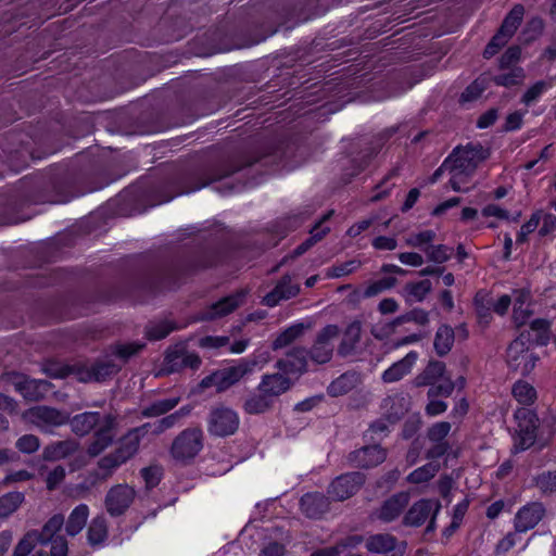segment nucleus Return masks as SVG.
Returning a JSON list of instances; mask_svg holds the SVG:
<instances>
[{"label":"nucleus","instance_id":"72a5a7b5","mask_svg":"<svg viewBox=\"0 0 556 556\" xmlns=\"http://www.w3.org/2000/svg\"><path fill=\"white\" fill-rule=\"evenodd\" d=\"M68 421V414L49 406H37V427L41 424L61 426Z\"/></svg>","mask_w":556,"mask_h":556},{"label":"nucleus","instance_id":"6e6552de","mask_svg":"<svg viewBox=\"0 0 556 556\" xmlns=\"http://www.w3.org/2000/svg\"><path fill=\"white\" fill-rule=\"evenodd\" d=\"M238 414L228 407H215L207 419V431L211 435L225 438L233 434L239 428Z\"/></svg>","mask_w":556,"mask_h":556},{"label":"nucleus","instance_id":"e433bc0d","mask_svg":"<svg viewBox=\"0 0 556 556\" xmlns=\"http://www.w3.org/2000/svg\"><path fill=\"white\" fill-rule=\"evenodd\" d=\"M396 538L388 534H375L366 541V547L371 553H388L395 548Z\"/></svg>","mask_w":556,"mask_h":556},{"label":"nucleus","instance_id":"2eb2a0df","mask_svg":"<svg viewBox=\"0 0 556 556\" xmlns=\"http://www.w3.org/2000/svg\"><path fill=\"white\" fill-rule=\"evenodd\" d=\"M409 404V396L404 392L389 394L381 401V414L387 421L395 424L408 412Z\"/></svg>","mask_w":556,"mask_h":556},{"label":"nucleus","instance_id":"c756f323","mask_svg":"<svg viewBox=\"0 0 556 556\" xmlns=\"http://www.w3.org/2000/svg\"><path fill=\"white\" fill-rule=\"evenodd\" d=\"M362 542H363V538L361 535H350L345 539H342L334 546L318 549V551L314 552L313 554H311V556H340L341 553L345 552L349 548L356 547ZM344 556H361V555L348 553Z\"/></svg>","mask_w":556,"mask_h":556},{"label":"nucleus","instance_id":"a211bd4d","mask_svg":"<svg viewBox=\"0 0 556 556\" xmlns=\"http://www.w3.org/2000/svg\"><path fill=\"white\" fill-rule=\"evenodd\" d=\"M293 386V380L287 374L277 371L274 374H266L262 377V380L257 387V391L265 392L274 401L281 394L286 393Z\"/></svg>","mask_w":556,"mask_h":556},{"label":"nucleus","instance_id":"e2e57ef3","mask_svg":"<svg viewBox=\"0 0 556 556\" xmlns=\"http://www.w3.org/2000/svg\"><path fill=\"white\" fill-rule=\"evenodd\" d=\"M222 262L220 253L217 250H205L198 255L193 267L195 269L207 268Z\"/></svg>","mask_w":556,"mask_h":556},{"label":"nucleus","instance_id":"473e14b6","mask_svg":"<svg viewBox=\"0 0 556 556\" xmlns=\"http://www.w3.org/2000/svg\"><path fill=\"white\" fill-rule=\"evenodd\" d=\"M275 401L269 397L265 392L258 391L250 395L243 405L245 413L250 415L263 414L273 408Z\"/></svg>","mask_w":556,"mask_h":556},{"label":"nucleus","instance_id":"0e129e2a","mask_svg":"<svg viewBox=\"0 0 556 556\" xmlns=\"http://www.w3.org/2000/svg\"><path fill=\"white\" fill-rule=\"evenodd\" d=\"M521 56V49L518 46L509 47L500 58V68L502 71L517 67L516 64L519 62Z\"/></svg>","mask_w":556,"mask_h":556},{"label":"nucleus","instance_id":"7c9ffc66","mask_svg":"<svg viewBox=\"0 0 556 556\" xmlns=\"http://www.w3.org/2000/svg\"><path fill=\"white\" fill-rule=\"evenodd\" d=\"M255 162H256V160H252V161H249L248 163L242 164V165H233V164L226 165L225 167L217 169L208 178H201L200 182H198L193 187L187 188L182 192L189 193V192H192V191L200 190L201 188L210 185L213 181H217V180H220V179H223L225 177H228V176L239 172L240 169H242L245 166H251Z\"/></svg>","mask_w":556,"mask_h":556},{"label":"nucleus","instance_id":"58836bf2","mask_svg":"<svg viewBox=\"0 0 556 556\" xmlns=\"http://www.w3.org/2000/svg\"><path fill=\"white\" fill-rule=\"evenodd\" d=\"M64 525V516L62 514L53 515L42 527L40 533H37V543L48 544V541L58 536V532Z\"/></svg>","mask_w":556,"mask_h":556},{"label":"nucleus","instance_id":"aec40b11","mask_svg":"<svg viewBox=\"0 0 556 556\" xmlns=\"http://www.w3.org/2000/svg\"><path fill=\"white\" fill-rule=\"evenodd\" d=\"M302 513L312 519L323 517L329 510V500L321 493H306L300 501Z\"/></svg>","mask_w":556,"mask_h":556},{"label":"nucleus","instance_id":"ddd939ff","mask_svg":"<svg viewBox=\"0 0 556 556\" xmlns=\"http://www.w3.org/2000/svg\"><path fill=\"white\" fill-rule=\"evenodd\" d=\"M545 513V507L541 502L526 504L515 515V531L522 533L533 529L543 519Z\"/></svg>","mask_w":556,"mask_h":556},{"label":"nucleus","instance_id":"423d86ee","mask_svg":"<svg viewBox=\"0 0 556 556\" xmlns=\"http://www.w3.org/2000/svg\"><path fill=\"white\" fill-rule=\"evenodd\" d=\"M515 417L518 420V430L515 437L513 452L519 453L534 445L540 427V419L534 412L527 408L518 409Z\"/></svg>","mask_w":556,"mask_h":556},{"label":"nucleus","instance_id":"37998d69","mask_svg":"<svg viewBox=\"0 0 556 556\" xmlns=\"http://www.w3.org/2000/svg\"><path fill=\"white\" fill-rule=\"evenodd\" d=\"M513 396L522 405H531L536 400L535 389L527 381L518 380L511 389Z\"/></svg>","mask_w":556,"mask_h":556},{"label":"nucleus","instance_id":"bb28decb","mask_svg":"<svg viewBox=\"0 0 556 556\" xmlns=\"http://www.w3.org/2000/svg\"><path fill=\"white\" fill-rule=\"evenodd\" d=\"M455 342V331L446 324H442L435 331L433 340V349L438 356L443 357L447 355Z\"/></svg>","mask_w":556,"mask_h":556},{"label":"nucleus","instance_id":"4d7b16f0","mask_svg":"<svg viewBox=\"0 0 556 556\" xmlns=\"http://www.w3.org/2000/svg\"><path fill=\"white\" fill-rule=\"evenodd\" d=\"M425 252L429 261L442 264L448 261L453 253V248L445 244L426 247Z\"/></svg>","mask_w":556,"mask_h":556},{"label":"nucleus","instance_id":"a18cd8bd","mask_svg":"<svg viewBox=\"0 0 556 556\" xmlns=\"http://www.w3.org/2000/svg\"><path fill=\"white\" fill-rule=\"evenodd\" d=\"M533 484L543 495L556 492V471H543L533 478Z\"/></svg>","mask_w":556,"mask_h":556},{"label":"nucleus","instance_id":"052dcab7","mask_svg":"<svg viewBox=\"0 0 556 556\" xmlns=\"http://www.w3.org/2000/svg\"><path fill=\"white\" fill-rule=\"evenodd\" d=\"M395 277H384L377 281L371 282L363 292L364 298H372L378 295L384 290H389L396 285Z\"/></svg>","mask_w":556,"mask_h":556},{"label":"nucleus","instance_id":"f3484780","mask_svg":"<svg viewBox=\"0 0 556 556\" xmlns=\"http://www.w3.org/2000/svg\"><path fill=\"white\" fill-rule=\"evenodd\" d=\"M409 498L408 492H397L383 501L375 516L382 522H392L402 515L409 503Z\"/></svg>","mask_w":556,"mask_h":556},{"label":"nucleus","instance_id":"69168bd1","mask_svg":"<svg viewBox=\"0 0 556 556\" xmlns=\"http://www.w3.org/2000/svg\"><path fill=\"white\" fill-rule=\"evenodd\" d=\"M476 312L480 318L490 317L492 306V299L483 292H478L473 299Z\"/></svg>","mask_w":556,"mask_h":556},{"label":"nucleus","instance_id":"412c9836","mask_svg":"<svg viewBox=\"0 0 556 556\" xmlns=\"http://www.w3.org/2000/svg\"><path fill=\"white\" fill-rule=\"evenodd\" d=\"M361 321H352L344 330L343 338L338 346V354L342 357L354 355L356 353L357 344L361 341Z\"/></svg>","mask_w":556,"mask_h":556},{"label":"nucleus","instance_id":"6e6d98bb","mask_svg":"<svg viewBox=\"0 0 556 556\" xmlns=\"http://www.w3.org/2000/svg\"><path fill=\"white\" fill-rule=\"evenodd\" d=\"M14 389L23 395L27 401H33L35 396V381L26 378L23 375H15L13 377Z\"/></svg>","mask_w":556,"mask_h":556},{"label":"nucleus","instance_id":"c03bdc74","mask_svg":"<svg viewBox=\"0 0 556 556\" xmlns=\"http://www.w3.org/2000/svg\"><path fill=\"white\" fill-rule=\"evenodd\" d=\"M440 470V465L433 462L427 463L426 465L412 471L406 480L409 483L419 484L431 480L437 472Z\"/></svg>","mask_w":556,"mask_h":556},{"label":"nucleus","instance_id":"f03ea898","mask_svg":"<svg viewBox=\"0 0 556 556\" xmlns=\"http://www.w3.org/2000/svg\"><path fill=\"white\" fill-rule=\"evenodd\" d=\"M488 157V151L480 144L456 148L446 157L450 165V185L456 192H468L464 187L475 174L480 162Z\"/></svg>","mask_w":556,"mask_h":556},{"label":"nucleus","instance_id":"f257e3e1","mask_svg":"<svg viewBox=\"0 0 556 556\" xmlns=\"http://www.w3.org/2000/svg\"><path fill=\"white\" fill-rule=\"evenodd\" d=\"M67 422L78 437L87 435L94 430L92 440L87 447V453L91 457L100 455L112 445L118 427L117 415L112 413L102 415L99 412H85L73 418L68 417Z\"/></svg>","mask_w":556,"mask_h":556},{"label":"nucleus","instance_id":"c9c22d12","mask_svg":"<svg viewBox=\"0 0 556 556\" xmlns=\"http://www.w3.org/2000/svg\"><path fill=\"white\" fill-rule=\"evenodd\" d=\"M551 324L548 320L543 318L533 319L530 324V329L523 331L526 336L530 332V342L536 345H546L549 341Z\"/></svg>","mask_w":556,"mask_h":556},{"label":"nucleus","instance_id":"1a4fd4ad","mask_svg":"<svg viewBox=\"0 0 556 556\" xmlns=\"http://www.w3.org/2000/svg\"><path fill=\"white\" fill-rule=\"evenodd\" d=\"M136 492L127 484L112 486L105 495V508L112 517L123 515L131 505Z\"/></svg>","mask_w":556,"mask_h":556},{"label":"nucleus","instance_id":"39448f33","mask_svg":"<svg viewBox=\"0 0 556 556\" xmlns=\"http://www.w3.org/2000/svg\"><path fill=\"white\" fill-rule=\"evenodd\" d=\"M530 332L526 336L521 332L508 346L506 353V362L510 369L519 371L522 376L531 372L535 367L538 356L530 352L527 345L530 342Z\"/></svg>","mask_w":556,"mask_h":556},{"label":"nucleus","instance_id":"f8f14e48","mask_svg":"<svg viewBox=\"0 0 556 556\" xmlns=\"http://www.w3.org/2000/svg\"><path fill=\"white\" fill-rule=\"evenodd\" d=\"M247 293L248 292L245 290H239L228 296L220 299L202 312L201 319L213 320L227 316L244 303Z\"/></svg>","mask_w":556,"mask_h":556},{"label":"nucleus","instance_id":"13d9d810","mask_svg":"<svg viewBox=\"0 0 556 556\" xmlns=\"http://www.w3.org/2000/svg\"><path fill=\"white\" fill-rule=\"evenodd\" d=\"M415 323L425 326L429 323V313L422 308H414L404 315L396 317L393 325H402L404 323Z\"/></svg>","mask_w":556,"mask_h":556},{"label":"nucleus","instance_id":"4468645a","mask_svg":"<svg viewBox=\"0 0 556 556\" xmlns=\"http://www.w3.org/2000/svg\"><path fill=\"white\" fill-rule=\"evenodd\" d=\"M301 291L298 282H293L290 275L282 276L274 289L263 296L261 303L268 307L277 306L281 301H288L295 298Z\"/></svg>","mask_w":556,"mask_h":556},{"label":"nucleus","instance_id":"774afa93","mask_svg":"<svg viewBox=\"0 0 556 556\" xmlns=\"http://www.w3.org/2000/svg\"><path fill=\"white\" fill-rule=\"evenodd\" d=\"M451 431V424L447 421H440L434 424L428 430V439L433 443L444 442V438Z\"/></svg>","mask_w":556,"mask_h":556},{"label":"nucleus","instance_id":"5701e85b","mask_svg":"<svg viewBox=\"0 0 556 556\" xmlns=\"http://www.w3.org/2000/svg\"><path fill=\"white\" fill-rule=\"evenodd\" d=\"M261 368V362L256 356L241 358L236 365L224 368L223 370L230 379V383L236 384L242 378L252 375L256 369Z\"/></svg>","mask_w":556,"mask_h":556},{"label":"nucleus","instance_id":"09e8293b","mask_svg":"<svg viewBox=\"0 0 556 556\" xmlns=\"http://www.w3.org/2000/svg\"><path fill=\"white\" fill-rule=\"evenodd\" d=\"M201 386L204 388L215 387L217 392H223L233 386V383H230L228 376L223 369H220L205 377L202 380Z\"/></svg>","mask_w":556,"mask_h":556},{"label":"nucleus","instance_id":"cd10ccee","mask_svg":"<svg viewBox=\"0 0 556 556\" xmlns=\"http://www.w3.org/2000/svg\"><path fill=\"white\" fill-rule=\"evenodd\" d=\"M89 517V507L86 504H79L76 506L70 514L66 523L65 531L67 535L75 536L77 535L87 523V519Z\"/></svg>","mask_w":556,"mask_h":556},{"label":"nucleus","instance_id":"4be33fe9","mask_svg":"<svg viewBox=\"0 0 556 556\" xmlns=\"http://www.w3.org/2000/svg\"><path fill=\"white\" fill-rule=\"evenodd\" d=\"M79 448L76 440H64L47 445L42 452V458L48 462H58L75 454Z\"/></svg>","mask_w":556,"mask_h":556},{"label":"nucleus","instance_id":"9b49d317","mask_svg":"<svg viewBox=\"0 0 556 556\" xmlns=\"http://www.w3.org/2000/svg\"><path fill=\"white\" fill-rule=\"evenodd\" d=\"M308 359L307 350L304 346H293L286 353L285 357L276 362L275 367L288 376L300 377L307 371Z\"/></svg>","mask_w":556,"mask_h":556},{"label":"nucleus","instance_id":"de8ad7c7","mask_svg":"<svg viewBox=\"0 0 556 556\" xmlns=\"http://www.w3.org/2000/svg\"><path fill=\"white\" fill-rule=\"evenodd\" d=\"M126 462L127 460L116 450H114L112 453L100 458L98 466L101 470L105 471L103 478H108Z\"/></svg>","mask_w":556,"mask_h":556},{"label":"nucleus","instance_id":"f704fd0d","mask_svg":"<svg viewBox=\"0 0 556 556\" xmlns=\"http://www.w3.org/2000/svg\"><path fill=\"white\" fill-rule=\"evenodd\" d=\"M118 370L119 367L111 361L97 362L90 366L86 372V376L81 377L80 379L84 381H103L108 377L116 374Z\"/></svg>","mask_w":556,"mask_h":556},{"label":"nucleus","instance_id":"dca6fc26","mask_svg":"<svg viewBox=\"0 0 556 556\" xmlns=\"http://www.w3.org/2000/svg\"><path fill=\"white\" fill-rule=\"evenodd\" d=\"M387 457V451L380 445H367L349 454L348 460L355 468H371L380 465Z\"/></svg>","mask_w":556,"mask_h":556},{"label":"nucleus","instance_id":"7ed1b4c3","mask_svg":"<svg viewBox=\"0 0 556 556\" xmlns=\"http://www.w3.org/2000/svg\"><path fill=\"white\" fill-rule=\"evenodd\" d=\"M440 509L441 504L439 501L421 498L408 508L402 523L406 527L418 528L428 521L426 533L433 532L437 528L435 519Z\"/></svg>","mask_w":556,"mask_h":556},{"label":"nucleus","instance_id":"c85d7f7f","mask_svg":"<svg viewBox=\"0 0 556 556\" xmlns=\"http://www.w3.org/2000/svg\"><path fill=\"white\" fill-rule=\"evenodd\" d=\"M168 368L174 371L178 367L198 368L201 365V358L193 353H184L182 351L168 352L165 357Z\"/></svg>","mask_w":556,"mask_h":556},{"label":"nucleus","instance_id":"3c124183","mask_svg":"<svg viewBox=\"0 0 556 556\" xmlns=\"http://www.w3.org/2000/svg\"><path fill=\"white\" fill-rule=\"evenodd\" d=\"M429 387L430 388L427 392L428 399H433L438 396L448 397L455 389V383L452 381L450 377H444L437 383L429 384Z\"/></svg>","mask_w":556,"mask_h":556},{"label":"nucleus","instance_id":"2f4dec72","mask_svg":"<svg viewBox=\"0 0 556 556\" xmlns=\"http://www.w3.org/2000/svg\"><path fill=\"white\" fill-rule=\"evenodd\" d=\"M108 522L104 516L94 517L87 529V540L91 546H100L108 539Z\"/></svg>","mask_w":556,"mask_h":556},{"label":"nucleus","instance_id":"a19ab883","mask_svg":"<svg viewBox=\"0 0 556 556\" xmlns=\"http://www.w3.org/2000/svg\"><path fill=\"white\" fill-rule=\"evenodd\" d=\"M526 78V73L522 67L508 68L507 73H502L492 77V80L497 86L510 88L521 85Z\"/></svg>","mask_w":556,"mask_h":556},{"label":"nucleus","instance_id":"338daca9","mask_svg":"<svg viewBox=\"0 0 556 556\" xmlns=\"http://www.w3.org/2000/svg\"><path fill=\"white\" fill-rule=\"evenodd\" d=\"M541 214H542L541 211L533 213L531 215L530 219L521 226L520 231L517 235V239H516L517 243L526 242L528 235H530L538 228L539 223L541 220Z\"/></svg>","mask_w":556,"mask_h":556},{"label":"nucleus","instance_id":"6ab92c4d","mask_svg":"<svg viewBox=\"0 0 556 556\" xmlns=\"http://www.w3.org/2000/svg\"><path fill=\"white\" fill-rule=\"evenodd\" d=\"M418 359V353L410 351L402 359L392 364L382 372L381 379L384 383L397 382L407 376Z\"/></svg>","mask_w":556,"mask_h":556},{"label":"nucleus","instance_id":"603ef678","mask_svg":"<svg viewBox=\"0 0 556 556\" xmlns=\"http://www.w3.org/2000/svg\"><path fill=\"white\" fill-rule=\"evenodd\" d=\"M431 290L432 285L428 279L418 282H409L405 286L407 295L417 302H421Z\"/></svg>","mask_w":556,"mask_h":556},{"label":"nucleus","instance_id":"a878e982","mask_svg":"<svg viewBox=\"0 0 556 556\" xmlns=\"http://www.w3.org/2000/svg\"><path fill=\"white\" fill-rule=\"evenodd\" d=\"M445 364L441 361H430L425 369L418 374L414 379L416 387H426L437 383L444 378Z\"/></svg>","mask_w":556,"mask_h":556},{"label":"nucleus","instance_id":"4c0bfd02","mask_svg":"<svg viewBox=\"0 0 556 556\" xmlns=\"http://www.w3.org/2000/svg\"><path fill=\"white\" fill-rule=\"evenodd\" d=\"M141 438L136 434L131 429L123 435L118 441V446L115 448L126 460L134 457L140 445Z\"/></svg>","mask_w":556,"mask_h":556},{"label":"nucleus","instance_id":"680f3d73","mask_svg":"<svg viewBox=\"0 0 556 556\" xmlns=\"http://www.w3.org/2000/svg\"><path fill=\"white\" fill-rule=\"evenodd\" d=\"M352 388V376L344 374L330 383L328 387V393L331 396H339L348 393Z\"/></svg>","mask_w":556,"mask_h":556},{"label":"nucleus","instance_id":"9d476101","mask_svg":"<svg viewBox=\"0 0 556 556\" xmlns=\"http://www.w3.org/2000/svg\"><path fill=\"white\" fill-rule=\"evenodd\" d=\"M365 477L361 472H348L337 477L329 485L328 493L337 501L353 496L364 484Z\"/></svg>","mask_w":556,"mask_h":556},{"label":"nucleus","instance_id":"79ce46f5","mask_svg":"<svg viewBox=\"0 0 556 556\" xmlns=\"http://www.w3.org/2000/svg\"><path fill=\"white\" fill-rule=\"evenodd\" d=\"M178 402H179V399H177V397L155 401L141 410V416L144 418H152V417H159V416L165 415L169 410L175 408L177 406Z\"/></svg>","mask_w":556,"mask_h":556},{"label":"nucleus","instance_id":"bf43d9fd","mask_svg":"<svg viewBox=\"0 0 556 556\" xmlns=\"http://www.w3.org/2000/svg\"><path fill=\"white\" fill-rule=\"evenodd\" d=\"M174 327L167 321L151 323L146 327V336L149 340H162L167 337Z\"/></svg>","mask_w":556,"mask_h":556},{"label":"nucleus","instance_id":"49530a36","mask_svg":"<svg viewBox=\"0 0 556 556\" xmlns=\"http://www.w3.org/2000/svg\"><path fill=\"white\" fill-rule=\"evenodd\" d=\"M24 496L20 492H11L0 497V518H7L14 513L23 502Z\"/></svg>","mask_w":556,"mask_h":556},{"label":"nucleus","instance_id":"5fc2aeb1","mask_svg":"<svg viewBox=\"0 0 556 556\" xmlns=\"http://www.w3.org/2000/svg\"><path fill=\"white\" fill-rule=\"evenodd\" d=\"M488 88V78L479 77L472 81L462 93L460 100L463 102H470L478 99L482 92Z\"/></svg>","mask_w":556,"mask_h":556},{"label":"nucleus","instance_id":"b1692460","mask_svg":"<svg viewBox=\"0 0 556 556\" xmlns=\"http://www.w3.org/2000/svg\"><path fill=\"white\" fill-rule=\"evenodd\" d=\"M333 215V211H329L326 214L323 215V217L314 225V227L311 229V236L305 241H303L301 244H299L293 253L295 256H300L304 254L306 251H308L314 244H316L318 241H320L329 231V227H323V224L330 219V217Z\"/></svg>","mask_w":556,"mask_h":556},{"label":"nucleus","instance_id":"8fccbe9b","mask_svg":"<svg viewBox=\"0 0 556 556\" xmlns=\"http://www.w3.org/2000/svg\"><path fill=\"white\" fill-rule=\"evenodd\" d=\"M553 86L552 79L549 81L539 80L532 85L522 96L521 102L526 105H531L539 100V98Z\"/></svg>","mask_w":556,"mask_h":556},{"label":"nucleus","instance_id":"20e7f679","mask_svg":"<svg viewBox=\"0 0 556 556\" xmlns=\"http://www.w3.org/2000/svg\"><path fill=\"white\" fill-rule=\"evenodd\" d=\"M203 431L198 427L182 430L173 441L170 455L182 463L192 460L203 448Z\"/></svg>","mask_w":556,"mask_h":556},{"label":"nucleus","instance_id":"ea45409f","mask_svg":"<svg viewBox=\"0 0 556 556\" xmlns=\"http://www.w3.org/2000/svg\"><path fill=\"white\" fill-rule=\"evenodd\" d=\"M525 15V8L522 4H516L504 18L500 29L506 36L513 37L518 27L520 26Z\"/></svg>","mask_w":556,"mask_h":556},{"label":"nucleus","instance_id":"0eeeda50","mask_svg":"<svg viewBox=\"0 0 556 556\" xmlns=\"http://www.w3.org/2000/svg\"><path fill=\"white\" fill-rule=\"evenodd\" d=\"M340 328L337 325H327L323 329H320L309 350H307V354L309 359L317 364L324 365L331 361L334 344L333 341L339 337Z\"/></svg>","mask_w":556,"mask_h":556},{"label":"nucleus","instance_id":"393cba45","mask_svg":"<svg viewBox=\"0 0 556 556\" xmlns=\"http://www.w3.org/2000/svg\"><path fill=\"white\" fill-rule=\"evenodd\" d=\"M311 328L312 325L309 323H295L289 326L276 337L271 343V349L277 351L290 345L295 340L300 339L305 333V331Z\"/></svg>","mask_w":556,"mask_h":556},{"label":"nucleus","instance_id":"864d4df0","mask_svg":"<svg viewBox=\"0 0 556 556\" xmlns=\"http://www.w3.org/2000/svg\"><path fill=\"white\" fill-rule=\"evenodd\" d=\"M437 233L433 230H424L418 233H412L405 239V243L412 248H418L425 251L426 247L435 239Z\"/></svg>","mask_w":556,"mask_h":556}]
</instances>
